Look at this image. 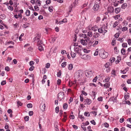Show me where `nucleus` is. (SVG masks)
I'll list each match as a JSON object with an SVG mask.
<instances>
[{"label":"nucleus","mask_w":131,"mask_h":131,"mask_svg":"<svg viewBox=\"0 0 131 131\" xmlns=\"http://www.w3.org/2000/svg\"><path fill=\"white\" fill-rule=\"evenodd\" d=\"M82 36L84 39H81L80 41L81 43L83 45L85 46L87 45V42L89 41L90 38L86 36V34H82Z\"/></svg>","instance_id":"nucleus-1"},{"label":"nucleus","mask_w":131,"mask_h":131,"mask_svg":"<svg viewBox=\"0 0 131 131\" xmlns=\"http://www.w3.org/2000/svg\"><path fill=\"white\" fill-rule=\"evenodd\" d=\"M108 54L107 52L103 50H101L100 53H99V55L100 57L103 59L106 58L107 57Z\"/></svg>","instance_id":"nucleus-2"},{"label":"nucleus","mask_w":131,"mask_h":131,"mask_svg":"<svg viewBox=\"0 0 131 131\" xmlns=\"http://www.w3.org/2000/svg\"><path fill=\"white\" fill-rule=\"evenodd\" d=\"M83 74V73L82 71L79 70L75 73L74 76L77 78H78L82 77Z\"/></svg>","instance_id":"nucleus-3"},{"label":"nucleus","mask_w":131,"mask_h":131,"mask_svg":"<svg viewBox=\"0 0 131 131\" xmlns=\"http://www.w3.org/2000/svg\"><path fill=\"white\" fill-rule=\"evenodd\" d=\"M42 41L41 40H39L38 41V49L39 51H40L43 50V47H42L41 44H42V42H41Z\"/></svg>","instance_id":"nucleus-4"},{"label":"nucleus","mask_w":131,"mask_h":131,"mask_svg":"<svg viewBox=\"0 0 131 131\" xmlns=\"http://www.w3.org/2000/svg\"><path fill=\"white\" fill-rule=\"evenodd\" d=\"M93 72L91 70L86 71L85 72L86 75L88 77L92 76Z\"/></svg>","instance_id":"nucleus-5"},{"label":"nucleus","mask_w":131,"mask_h":131,"mask_svg":"<svg viewBox=\"0 0 131 131\" xmlns=\"http://www.w3.org/2000/svg\"><path fill=\"white\" fill-rule=\"evenodd\" d=\"M74 51L77 52L80 56H82V53L81 52V50L78 47H75L74 48Z\"/></svg>","instance_id":"nucleus-6"},{"label":"nucleus","mask_w":131,"mask_h":131,"mask_svg":"<svg viewBox=\"0 0 131 131\" xmlns=\"http://www.w3.org/2000/svg\"><path fill=\"white\" fill-rule=\"evenodd\" d=\"M64 94L63 92H61L58 93V99H60V100H61V99H63L64 96Z\"/></svg>","instance_id":"nucleus-7"},{"label":"nucleus","mask_w":131,"mask_h":131,"mask_svg":"<svg viewBox=\"0 0 131 131\" xmlns=\"http://www.w3.org/2000/svg\"><path fill=\"white\" fill-rule=\"evenodd\" d=\"M40 107L42 111H44L46 108L45 103H41L40 105Z\"/></svg>","instance_id":"nucleus-8"},{"label":"nucleus","mask_w":131,"mask_h":131,"mask_svg":"<svg viewBox=\"0 0 131 131\" xmlns=\"http://www.w3.org/2000/svg\"><path fill=\"white\" fill-rule=\"evenodd\" d=\"M99 5L97 3H95L93 7V9L95 11H97L99 9Z\"/></svg>","instance_id":"nucleus-9"},{"label":"nucleus","mask_w":131,"mask_h":131,"mask_svg":"<svg viewBox=\"0 0 131 131\" xmlns=\"http://www.w3.org/2000/svg\"><path fill=\"white\" fill-rule=\"evenodd\" d=\"M80 56L81 58L85 60H87L88 58L90 59V57L89 56L86 54H83V55H82V56Z\"/></svg>","instance_id":"nucleus-10"},{"label":"nucleus","mask_w":131,"mask_h":131,"mask_svg":"<svg viewBox=\"0 0 131 131\" xmlns=\"http://www.w3.org/2000/svg\"><path fill=\"white\" fill-rule=\"evenodd\" d=\"M114 8L112 7H110L108 8L107 11L108 13H112L114 12Z\"/></svg>","instance_id":"nucleus-11"},{"label":"nucleus","mask_w":131,"mask_h":131,"mask_svg":"<svg viewBox=\"0 0 131 131\" xmlns=\"http://www.w3.org/2000/svg\"><path fill=\"white\" fill-rule=\"evenodd\" d=\"M84 102H85L84 104L89 105L91 103V100L90 99H87L86 100H85Z\"/></svg>","instance_id":"nucleus-12"},{"label":"nucleus","mask_w":131,"mask_h":131,"mask_svg":"<svg viewBox=\"0 0 131 131\" xmlns=\"http://www.w3.org/2000/svg\"><path fill=\"white\" fill-rule=\"evenodd\" d=\"M93 37L95 38H98L100 36V35L97 32H95L93 35Z\"/></svg>","instance_id":"nucleus-13"},{"label":"nucleus","mask_w":131,"mask_h":131,"mask_svg":"<svg viewBox=\"0 0 131 131\" xmlns=\"http://www.w3.org/2000/svg\"><path fill=\"white\" fill-rule=\"evenodd\" d=\"M121 10L120 8H117L115 9V12L116 14H118L120 12Z\"/></svg>","instance_id":"nucleus-14"},{"label":"nucleus","mask_w":131,"mask_h":131,"mask_svg":"<svg viewBox=\"0 0 131 131\" xmlns=\"http://www.w3.org/2000/svg\"><path fill=\"white\" fill-rule=\"evenodd\" d=\"M119 24L118 20L116 21L113 24V27L114 28L116 27Z\"/></svg>","instance_id":"nucleus-15"},{"label":"nucleus","mask_w":131,"mask_h":131,"mask_svg":"<svg viewBox=\"0 0 131 131\" xmlns=\"http://www.w3.org/2000/svg\"><path fill=\"white\" fill-rule=\"evenodd\" d=\"M78 3V0H75V1L74 2L73 4V5H71L73 7V5H74V6L75 7V6L77 5Z\"/></svg>","instance_id":"nucleus-16"},{"label":"nucleus","mask_w":131,"mask_h":131,"mask_svg":"<svg viewBox=\"0 0 131 131\" xmlns=\"http://www.w3.org/2000/svg\"><path fill=\"white\" fill-rule=\"evenodd\" d=\"M40 38V35L39 34H38L37 36L35 38V41H37Z\"/></svg>","instance_id":"nucleus-17"},{"label":"nucleus","mask_w":131,"mask_h":131,"mask_svg":"<svg viewBox=\"0 0 131 131\" xmlns=\"http://www.w3.org/2000/svg\"><path fill=\"white\" fill-rule=\"evenodd\" d=\"M87 34L88 36L89 37H91L93 36V34L91 31H89L88 32Z\"/></svg>","instance_id":"nucleus-18"},{"label":"nucleus","mask_w":131,"mask_h":131,"mask_svg":"<svg viewBox=\"0 0 131 131\" xmlns=\"http://www.w3.org/2000/svg\"><path fill=\"white\" fill-rule=\"evenodd\" d=\"M68 68L69 70L72 69L73 68V65L72 64H70L68 65Z\"/></svg>","instance_id":"nucleus-19"},{"label":"nucleus","mask_w":131,"mask_h":131,"mask_svg":"<svg viewBox=\"0 0 131 131\" xmlns=\"http://www.w3.org/2000/svg\"><path fill=\"white\" fill-rule=\"evenodd\" d=\"M115 100H116V98H114V97H111L109 100V101H113V102H114Z\"/></svg>","instance_id":"nucleus-20"},{"label":"nucleus","mask_w":131,"mask_h":131,"mask_svg":"<svg viewBox=\"0 0 131 131\" xmlns=\"http://www.w3.org/2000/svg\"><path fill=\"white\" fill-rule=\"evenodd\" d=\"M30 14V12L29 10H27L26 12V16H29Z\"/></svg>","instance_id":"nucleus-21"},{"label":"nucleus","mask_w":131,"mask_h":131,"mask_svg":"<svg viewBox=\"0 0 131 131\" xmlns=\"http://www.w3.org/2000/svg\"><path fill=\"white\" fill-rule=\"evenodd\" d=\"M91 29L92 30L95 31L97 30L98 28H97L96 26H95L94 27H92Z\"/></svg>","instance_id":"nucleus-22"},{"label":"nucleus","mask_w":131,"mask_h":131,"mask_svg":"<svg viewBox=\"0 0 131 131\" xmlns=\"http://www.w3.org/2000/svg\"><path fill=\"white\" fill-rule=\"evenodd\" d=\"M120 16V15L119 14L117 15L116 16H114L113 18L116 20L118 19Z\"/></svg>","instance_id":"nucleus-23"},{"label":"nucleus","mask_w":131,"mask_h":131,"mask_svg":"<svg viewBox=\"0 0 131 131\" xmlns=\"http://www.w3.org/2000/svg\"><path fill=\"white\" fill-rule=\"evenodd\" d=\"M127 6V4L126 3H124L122 4L121 8L124 9Z\"/></svg>","instance_id":"nucleus-24"},{"label":"nucleus","mask_w":131,"mask_h":131,"mask_svg":"<svg viewBox=\"0 0 131 131\" xmlns=\"http://www.w3.org/2000/svg\"><path fill=\"white\" fill-rule=\"evenodd\" d=\"M104 86L105 87V88H107L110 87V84L109 83H106L104 84Z\"/></svg>","instance_id":"nucleus-25"},{"label":"nucleus","mask_w":131,"mask_h":131,"mask_svg":"<svg viewBox=\"0 0 131 131\" xmlns=\"http://www.w3.org/2000/svg\"><path fill=\"white\" fill-rule=\"evenodd\" d=\"M71 57L73 58H74L76 56V54L74 52H71Z\"/></svg>","instance_id":"nucleus-26"},{"label":"nucleus","mask_w":131,"mask_h":131,"mask_svg":"<svg viewBox=\"0 0 131 131\" xmlns=\"http://www.w3.org/2000/svg\"><path fill=\"white\" fill-rule=\"evenodd\" d=\"M68 107V104L66 103H64L63 105V108L65 109H66Z\"/></svg>","instance_id":"nucleus-27"},{"label":"nucleus","mask_w":131,"mask_h":131,"mask_svg":"<svg viewBox=\"0 0 131 131\" xmlns=\"http://www.w3.org/2000/svg\"><path fill=\"white\" fill-rule=\"evenodd\" d=\"M66 65V62H64L62 63L61 64L62 67L63 68Z\"/></svg>","instance_id":"nucleus-28"},{"label":"nucleus","mask_w":131,"mask_h":131,"mask_svg":"<svg viewBox=\"0 0 131 131\" xmlns=\"http://www.w3.org/2000/svg\"><path fill=\"white\" fill-rule=\"evenodd\" d=\"M125 50L124 49L122 48L121 49V52L123 54H125Z\"/></svg>","instance_id":"nucleus-29"},{"label":"nucleus","mask_w":131,"mask_h":131,"mask_svg":"<svg viewBox=\"0 0 131 131\" xmlns=\"http://www.w3.org/2000/svg\"><path fill=\"white\" fill-rule=\"evenodd\" d=\"M84 115L85 116H89L90 115V114L89 112H86L84 113Z\"/></svg>","instance_id":"nucleus-30"},{"label":"nucleus","mask_w":131,"mask_h":131,"mask_svg":"<svg viewBox=\"0 0 131 131\" xmlns=\"http://www.w3.org/2000/svg\"><path fill=\"white\" fill-rule=\"evenodd\" d=\"M110 66V64L109 62L107 63L105 65V68H107L109 66Z\"/></svg>","instance_id":"nucleus-31"},{"label":"nucleus","mask_w":131,"mask_h":131,"mask_svg":"<svg viewBox=\"0 0 131 131\" xmlns=\"http://www.w3.org/2000/svg\"><path fill=\"white\" fill-rule=\"evenodd\" d=\"M99 33H101L103 32V30L102 28H100L98 29Z\"/></svg>","instance_id":"nucleus-32"},{"label":"nucleus","mask_w":131,"mask_h":131,"mask_svg":"<svg viewBox=\"0 0 131 131\" xmlns=\"http://www.w3.org/2000/svg\"><path fill=\"white\" fill-rule=\"evenodd\" d=\"M8 8L10 10H13L14 9L13 8V7L11 6H8Z\"/></svg>","instance_id":"nucleus-33"},{"label":"nucleus","mask_w":131,"mask_h":131,"mask_svg":"<svg viewBox=\"0 0 131 131\" xmlns=\"http://www.w3.org/2000/svg\"><path fill=\"white\" fill-rule=\"evenodd\" d=\"M27 106L28 108H32V104L31 103L28 104L27 105Z\"/></svg>","instance_id":"nucleus-34"},{"label":"nucleus","mask_w":131,"mask_h":131,"mask_svg":"<svg viewBox=\"0 0 131 131\" xmlns=\"http://www.w3.org/2000/svg\"><path fill=\"white\" fill-rule=\"evenodd\" d=\"M85 125H84L83 124V125H82L81 126V128L83 129L84 131H85L86 130V128L85 127Z\"/></svg>","instance_id":"nucleus-35"},{"label":"nucleus","mask_w":131,"mask_h":131,"mask_svg":"<svg viewBox=\"0 0 131 131\" xmlns=\"http://www.w3.org/2000/svg\"><path fill=\"white\" fill-rule=\"evenodd\" d=\"M122 46L123 47H127V44L126 43H124L122 44Z\"/></svg>","instance_id":"nucleus-36"},{"label":"nucleus","mask_w":131,"mask_h":131,"mask_svg":"<svg viewBox=\"0 0 131 131\" xmlns=\"http://www.w3.org/2000/svg\"><path fill=\"white\" fill-rule=\"evenodd\" d=\"M97 100L99 101H103V97L102 96L99 97Z\"/></svg>","instance_id":"nucleus-37"},{"label":"nucleus","mask_w":131,"mask_h":131,"mask_svg":"<svg viewBox=\"0 0 131 131\" xmlns=\"http://www.w3.org/2000/svg\"><path fill=\"white\" fill-rule=\"evenodd\" d=\"M61 74V72L60 70L57 74V76L58 77H60Z\"/></svg>","instance_id":"nucleus-38"},{"label":"nucleus","mask_w":131,"mask_h":131,"mask_svg":"<svg viewBox=\"0 0 131 131\" xmlns=\"http://www.w3.org/2000/svg\"><path fill=\"white\" fill-rule=\"evenodd\" d=\"M127 29V28L126 27H124L122 28V30L123 31H124L126 30Z\"/></svg>","instance_id":"nucleus-39"},{"label":"nucleus","mask_w":131,"mask_h":131,"mask_svg":"<svg viewBox=\"0 0 131 131\" xmlns=\"http://www.w3.org/2000/svg\"><path fill=\"white\" fill-rule=\"evenodd\" d=\"M98 41H96L94 43L93 45V46L94 47H95L96 45H97L98 44Z\"/></svg>","instance_id":"nucleus-40"},{"label":"nucleus","mask_w":131,"mask_h":131,"mask_svg":"<svg viewBox=\"0 0 131 131\" xmlns=\"http://www.w3.org/2000/svg\"><path fill=\"white\" fill-rule=\"evenodd\" d=\"M48 9L50 12H52L53 11V8L52 7H49L48 8Z\"/></svg>","instance_id":"nucleus-41"},{"label":"nucleus","mask_w":131,"mask_h":131,"mask_svg":"<svg viewBox=\"0 0 131 131\" xmlns=\"http://www.w3.org/2000/svg\"><path fill=\"white\" fill-rule=\"evenodd\" d=\"M50 66V64L49 63H47L46 65V68H49Z\"/></svg>","instance_id":"nucleus-42"},{"label":"nucleus","mask_w":131,"mask_h":131,"mask_svg":"<svg viewBox=\"0 0 131 131\" xmlns=\"http://www.w3.org/2000/svg\"><path fill=\"white\" fill-rule=\"evenodd\" d=\"M98 54V50L96 49V51L95 52L94 54V56H96Z\"/></svg>","instance_id":"nucleus-43"},{"label":"nucleus","mask_w":131,"mask_h":131,"mask_svg":"<svg viewBox=\"0 0 131 131\" xmlns=\"http://www.w3.org/2000/svg\"><path fill=\"white\" fill-rule=\"evenodd\" d=\"M129 95L128 94H126L124 95V97L125 100H126L128 99L129 97Z\"/></svg>","instance_id":"nucleus-44"},{"label":"nucleus","mask_w":131,"mask_h":131,"mask_svg":"<svg viewBox=\"0 0 131 131\" xmlns=\"http://www.w3.org/2000/svg\"><path fill=\"white\" fill-rule=\"evenodd\" d=\"M80 100L81 102H82L83 100V95L81 94L80 96Z\"/></svg>","instance_id":"nucleus-45"},{"label":"nucleus","mask_w":131,"mask_h":131,"mask_svg":"<svg viewBox=\"0 0 131 131\" xmlns=\"http://www.w3.org/2000/svg\"><path fill=\"white\" fill-rule=\"evenodd\" d=\"M115 60V59L114 58H112L111 59H110V61L111 62V63L114 62Z\"/></svg>","instance_id":"nucleus-46"},{"label":"nucleus","mask_w":131,"mask_h":131,"mask_svg":"<svg viewBox=\"0 0 131 131\" xmlns=\"http://www.w3.org/2000/svg\"><path fill=\"white\" fill-rule=\"evenodd\" d=\"M24 35V34L23 33H22L21 35L19 38V39L20 41H21L22 40V39H21V37L22 36H23Z\"/></svg>","instance_id":"nucleus-47"},{"label":"nucleus","mask_w":131,"mask_h":131,"mask_svg":"<svg viewBox=\"0 0 131 131\" xmlns=\"http://www.w3.org/2000/svg\"><path fill=\"white\" fill-rule=\"evenodd\" d=\"M100 17H97L96 18V23L98 22L100 20Z\"/></svg>","instance_id":"nucleus-48"},{"label":"nucleus","mask_w":131,"mask_h":131,"mask_svg":"<svg viewBox=\"0 0 131 131\" xmlns=\"http://www.w3.org/2000/svg\"><path fill=\"white\" fill-rule=\"evenodd\" d=\"M24 118L25 121H28L29 119V117L28 116H26L24 117Z\"/></svg>","instance_id":"nucleus-49"},{"label":"nucleus","mask_w":131,"mask_h":131,"mask_svg":"<svg viewBox=\"0 0 131 131\" xmlns=\"http://www.w3.org/2000/svg\"><path fill=\"white\" fill-rule=\"evenodd\" d=\"M6 81L4 80L1 83V84L2 85H3L6 84Z\"/></svg>","instance_id":"nucleus-50"},{"label":"nucleus","mask_w":131,"mask_h":131,"mask_svg":"<svg viewBox=\"0 0 131 131\" xmlns=\"http://www.w3.org/2000/svg\"><path fill=\"white\" fill-rule=\"evenodd\" d=\"M56 112V113H58L59 111V107L58 106L55 109Z\"/></svg>","instance_id":"nucleus-51"},{"label":"nucleus","mask_w":131,"mask_h":131,"mask_svg":"<svg viewBox=\"0 0 131 131\" xmlns=\"http://www.w3.org/2000/svg\"><path fill=\"white\" fill-rule=\"evenodd\" d=\"M34 62L33 61H31L29 62V64L30 66H33L34 65Z\"/></svg>","instance_id":"nucleus-52"},{"label":"nucleus","mask_w":131,"mask_h":131,"mask_svg":"<svg viewBox=\"0 0 131 131\" xmlns=\"http://www.w3.org/2000/svg\"><path fill=\"white\" fill-rule=\"evenodd\" d=\"M127 71V70L125 69L123 70V71H121V72L122 74H124L126 73V72Z\"/></svg>","instance_id":"nucleus-53"},{"label":"nucleus","mask_w":131,"mask_h":131,"mask_svg":"<svg viewBox=\"0 0 131 131\" xmlns=\"http://www.w3.org/2000/svg\"><path fill=\"white\" fill-rule=\"evenodd\" d=\"M127 42L129 45H130L131 44V39H128Z\"/></svg>","instance_id":"nucleus-54"},{"label":"nucleus","mask_w":131,"mask_h":131,"mask_svg":"<svg viewBox=\"0 0 131 131\" xmlns=\"http://www.w3.org/2000/svg\"><path fill=\"white\" fill-rule=\"evenodd\" d=\"M34 8L35 10L36 11H38L39 9V7L37 6H34Z\"/></svg>","instance_id":"nucleus-55"},{"label":"nucleus","mask_w":131,"mask_h":131,"mask_svg":"<svg viewBox=\"0 0 131 131\" xmlns=\"http://www.w3.org/2000/svg\"><path fill=\"white\" fill-rule=\"evenodd\" d=\"M33 112L32 111H30L29 113V116H32L33 115Z\"/></svg>","instance_id":"nucleus-56"},{"label":"nucleus","mask_w":131,"mask_h":131,"mask_svg":"<svg viewBox=\"0 0 131 131\" xmlns=\"http://www.w3.org/2000/svg\"><path fill=\"white\" fill-rule=\"evenodd\" d=\"M91 122L92 124L94 125H95L96 124L94 120H92L91 121Z\"/></svg>","instance_id":"nucleus-57"},{"label":"nucleus","mask_w":131,"mask_h":131,"mask_svg":"<svg viewBox=\"0 0 131 131\" xmlns=\"http://www.w3.org/2000/svg\"><path fill=\"white\" fill-rule=\"evenodd\" d=\"M83 94L84 95H87V93L85 92L84 91H81Z\"/></svg>","instance_id":"nucleus-58"},{"label":"nucleus","mask_w":131,"mask_h":131,"mask_svg":"<svg viewBox=\"0 0 131 131\" xmlns=\"http://www.w3.org/2000/svg\"><path fill=\"white\" fill-rule=\"evenodd\" d=\"M34 66L31 67L29 69V70L30 71H32L34 69Z\"/></svg>","instance_id":"nucleus-59"},{"label":"nucleus","mask_w":131,"mask_h":131,"mask_svg":"<svg viewBox=\"0 0 131 131\" xmlns=\"http://www.w3.org/2000/svg\"><path fill=\"white\" fill-rule=\"evenodd\" d=\"M92 27V25L90 24L88 26V27L87 28L89 30H90Z\"/></svg>","instance_id":"nucleus-60"},{"label":"nucleus","mask_w":131,"mask_h":131,"mask_svg":"<svg viewBox=\"0 0 131 131\" xmlns=\"http://www.w3.org/2000/svg\"><path fill=\"white\" fill-rule=\"evenodd\" d=\"M17 103L18 105H19L20 106H22L23 105L22 103L19 101H17Z\"/></svg>","instance_id":"nucleus-61"},{"label":"nucleus","mask_w":131,"mask_h":131,"mask_svg":"<svg viewBox=\"0 0 131 131\" xmlns=\"http://www.w3.org/2000/svg\"><path fill=\"white\" fill-rule=\"evenodd\" d=\"M124 121V118H122L120 119L119 122L121 123H123Z\"/></svg>","instance_id":"nucleus-62"},{"label":"nucleus","mask_w":131,"mask_h":131,"mask_svg":"<svg viewBox=\"0 0 131 131\" xmlns=\"http://www.w3.org/2000/svg\"><path fill=\"white\" fill-rule=\"evenodd\" d=\"M51 3L50 0H47L46 1V3L47 4H50Z\"/></svg>","instance_id":"nucleus-63"},{"label":"nucleus","mask_w":131,"mask_h":131,"mask_svg":"<svg viewBox=\"0 0 131 131\" xmlns=\"http://www.w3.org/2000/svg\"><path fill=\"white\" fill-rule=\"evenodd\" d=\"M127 83L128 84L131 83V79H129L127 80Z\"/></svg>","instance_id":"nucleus-64"}]
</instances>
